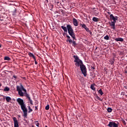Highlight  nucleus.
I'll use <instances>...</instances> for the list:
<instances>
[{
  "label": "nucleus",
  "instance_id": "6ab92c4d",
  "mask_svg": "<svg viewBox=\"0 0 127 127\" xmlns=\"http://www.w3.org/2000/svg\"><path fill=\"white\" fill-rule=\"evenodd\" d=\"M4 60H6L7 61H10L11 59L8 56H5L4 57Z\"/></svg>",
  "mask_w": 127,
  "mask_h": 127
},
{
  "label": "nucleus",
  "instance_id": "f257e3e1",
  "mask_svg": "<svg viewBox=\"0 0 127 127\" xmlns=\"http://www.w3.org/2000/svg\"><path fill=\"white\" fill-rule=\"evenodd\" d=\"M19 85V86L18 85L16 86V90L18 93V95H19L20 97H24L25 94V96L28 99V101H29L30 105H33V101H32L30 98V95L26 92V89L24 88L22 84L20 83Z\"/></svg>",
  "mask_w": 127,
  "mask_h": 127
},
{
  "label": "nucleus",
  "instance_id": "e433bc0d",
  "mask_svg": "<svg viewBox=\"0 0 127 127\" xmlns=\"http://www.w3.org/2000/svg\"><path fill=\"white\" fill-rule=\"evenodd\" d=\"M108 14H111V12H108Z\"/></svg>",
  "mask_w": 127,
  "mask_h": 127
},
{
  "label": "nucleus",
  "instance_id": "4468645a",
  "mask_svg": "<svg viewBox=\"0 0 127 127\" xmlns=\"http://www.w3.org/2000/svg\"><path fill=\"white\" fill-rule=\"evenodd\" d=\"M28 55L29 56V57H32V58L34 59V60H35V56H34V55H33V54L29 52L28 53Z\"/></svg>",
  "mask_w": 127,
  "mask_h": 127
},
{
  "label": "nucleus",
  "instance_id": "37998d69",
  "mask_svg": "<svg viewBox=\"0 0 127 127\" xmlns=\"http://www.w3.org/2000/svg\"><path fill=\"white\" fill-rule=\"evenodd\" d=\"M45 127H48L47 126H46Z\"/></svg>",
  "mask_w": 127,
  "mask_h": 127
},
{
  "label": "nucleus",
  "instance_id": "dca6fc26",
  "mask_svg": "<svg viewBox=\"0 0 127 127\" xmlns=\"http://www.w3.org/2000/svg\"><path fill=\"white\" fill-rule=\"evenodd\" d=\"M93 21H94V22H98L99 21V18L96 17H93L92 18Z\"/></svg>",
  "mask_w": 127,
  "mask_h": 127
},
{
  "label": "nucleus",
  "instance_id": "0eeeda50",
  "mask_svg": "<svg viewBox=\"0 0 127 127\" xmlns=\"http://www.w3.org/2000/svg\"><path fill=\"white\" fill-rule=\"evenodd\" d=\"M107 126L109 127H119V125L114 122H110Z\"/></svg>",
  "mask_w": 127,
  "mask_h": 127
},
{
  "label": "nucleus",
  "instance_id": "5701e85b",
  "mask_svg": "<svg viewBox=\"0 0 127 127\" xmlns=\"http://www.w3.org/2000/svg\"><path fill=\"white\" fill-rule=\"evenodd\" d=\"M104 39L105 40H109L110 39V37L108 35H107L106 36L104 37Z\"/></svg>",
  "mask_w": 127,
  "mask_h": 127
},
{
  "label": "nucleus",
  "instance_id": "9b49d317",
  "mask_svg": "<svg viewBox=\"0 0 127 127\" xmlns=\"http://www.w3.org/2000/svg\"><path fill=\"white\" fill-rule=\"evenodd\" d=\"M80 25H81L82 27H83V28H84V29H85L86 31H87V32H89V31H90V30H89V28H87V26H86V24H83L82 25V24H80Z\"/></svg>",
  "mask_w": 127,
  "mask_h": 127
},
{
  "label": "nucleus",
  "instance_id": "a211bd4d",
  "mask_svg": "<svg viewBox=\"0 0 127 127\" xmlns=\"http://www.w3.org/2000/svg\"><path fill=\"white\" fill-rule=\"evenodd\" d=\"M90 88L91 90H93V91H96V88L95 87V84H91Z\"/></svg>",
  "mask_w": 127,
  "mask_h": 127
},
{
  "label": "nucleus",
  "instance_id": "423d86ee",
  "mask_svg": "<svg viewBox=\"0 0 127 127\" xmlns=\"http://www.w3.org/2000/svg\"><path fill=\"white\" fill-rule=\"evenodd\" d=\"M117 20H113V21H111V22H109V24L112 29H116V22H117Z\"/></svg>",
  "mask_w": 127,
  "mask_h": 127
},
{
  "label": "nucleus",
  "instance_id": "a18cd8bd",
  "mask_svg": "<svg viewBox=\"0 0 127 127\" xmlns=\"http://www.w3.org/2000/svg\"><path fill=\"white\" fill-rule=\"evenodd\" d=\"M0 20H2L0 19Z\"/></svg>",
  "mask_w": 127,
  "mask_h": 127
},
{
  "label": "nucleus",
  "instance_id": "79ce46f5",
  "mask_svg": "<svg viewBox=\"0 0 127 127\" xmlns=\"http://www.w3.org/2000/svg\"><path fill=\"white\" fill-rule=\"evenodd\" d=\"M93 69H95V67H92Z\"/></svg>",
  "mask_w": 127,
  "mask_h": 127
},
{
  "label": "nucleus",
  "instance_id": "f704fd0d",
  "mask_svg": "<svg viewBox=\"0 0 127 127\" xmlns=\"http://www.w3.org/2000/svg\"><path fill=\"white\" fill-rule=\"evenodd\" d=\"M123 124H124V125H126V121H123Z\"/></svg>",
  "mask_w": 127,
  "mask_h": 127
},
{
  "label": "nucleus",
  "instance_id": "72a5a7b5",
  "mask_svg": "<svg viewBox=\"0 0 127 127\" xmlns=\"http://www.w3.org/2000/svg\"><path fill=\"white\" fill-rule=\"evenodd\" d=\"M114 63H115V62L112 61V62H111V64H112V65H113V64H114Z\"/></svg>",
  "mask_w": 127,
  "mask_h": 127
},
{
  "label": "nucleus",
  "instance_id": "9d476101",
  "mask_svg": "<svg viewBox=\"0 0 127 127\" xmlns=\"http://www.w3.org/2000/svg\"><path fill=\"white\" fill-rule=\"evenodd\" d=\"M73 24L74 25V26H78V20L76 19V18H73L72 19Z\"/></svg>",
  "mask_w": 127,
  "mask_h": 127
},
{
  "label": "nucleus",
  "instance_id": "a878e982",
  "mask_svg": "<svg viewBox=\"0 0 127 127\" xmlns=\"http://www.w3.org/2000/svg\"><path fill=\"white\" fill-rule=\"evenodd\" d=\"M16 14V9H14L13 11V15H15Z\"/></svg>",
  "mask_w": 127,
  "mask_h": 127
},
{
  "label": "nucleus",
  "instance_id": "aec40b11",
  "mask_svg": "<svg viewBox=\"0 0 127 127\" xmlns=\"http://www.w3.org/2000/svg\"><path fill=\"white\" fill-rule=\"evenodd\" d=\"M98 93H99V94H100V95L101 96H102V95H104V92H103V91L102 90V89H100L99 91H98Z\"/></svg>",
  "mask_w": 127,
  "mask_h": 127
},
{
  "label": "nucleus",
  "instance_id": "f03ea898",
  "mask_svg": "<svg viewBox=\"0 0 127 127\" xmlns=\"http://www.w3.org/2000/svg\"><path fill=\"white\" fill-rule=\"evenodd\" d=\"M67 30H68V33L72 37V46L74 47H76L77 44L76 43V41L75 40H77L76 39V36H75V33H74V30H73V28H72V26L70 24L67 25Z\"/></svg>",
  "mask_w": 127,
  "mask_h": 127
},
{
  "label": "nucleus",
  "instance_id": "39448f33",
  "mask_svg": "<svg viewBox=\"0 0 127 127\" xmlns=\"http://www.w3.org/2000/svg\"><path fill=\"white\" fill-rule=\"evenodd\" d=\"M80 68L82 73L84 76V77H86V76H87V68H86V66L84 65L83 64L80 65Z\"/></svg>",
  "mask_w": 127,
  "mask_h": 127
},
{
  "label": "nucleus",
  "instance_id": "b1692460",
  "mask_svg": "<svg viewBox=\"0 0 127 127\" xmlns=\"http://www.w3.org/2000/svg\"><path fill=\"white\" fill-rule=\"evenodd\" d=\"M69 42V44H71V43H72V39H67L66 40V42Z\"/></svg>",
  "mask_w": 127,
  "mask_h": 127
},
{
  "label": "nucleus",
  "instance_id": "c03bdc74",
  "mask_svg": "<svg viewBox=\"0 0 127 127\" xmlns=\"http://www.w3.org/2000/svg\"><path fill=\"white\" fill-rule=\"evenodd\" d=\"M32 127H34V126H32Z\"/></svg>",
  "mask_w": 127,
  "mask_h": 127
},
{
  "label": "nucleus",
  "instance_id": "2f4dec72",
  "mask_svg": "<svg viewBox=\"0 0 127 127\" xmlns=\"http://www.w3.org/2000/svg\"><path fill=\"white\" fill-rule=\"evenodd\" d=\"M13 78H14V79H16V78H17V76H16V75H13Z\"/></svg>",
  "mask_w": 127,
  "mask_h": 127
},
{
  "label": "nucleus",
  "instance_id": "20e7f679",
  "mask_svg": "<svg viewBox=\"0 0 127 127\" xmlns=\"http://www.w3.org/2000/svg\"><path fill=\"white\" fill-rule=\"evenodd\" d=\"M73 58L74 59V62H75V65L76 67H80L83 65V61L80 60L78 56H73Z\"/></svg>",
  "mask_w": 127,
  "mask_h": 127
},
{
  "label": "nucleus",
  "instance_id": "7ed1b4c3",
  "mask_svg": "<svg viewBox=\"0 0 127 127\" xmlns=\"http://www.w3.org/2000/svg\"><path fill=\"white\" fill-rule=\"evenodd\" d=\"M16 101L20 106L21 109L23 113V117L25 118H27V108H26V105L23 101V99L18 98L16 99Z\"/></svg>",
  "mask_w": 127,
  "mask_h": 127
},
{
  "label": "nucleus",
  "instance_id": "4c0bfd02",
  "mask_svg": "<svg viewBox=\"0 0 127 127\" xmlns=\"http://www.w3.org/2000/svg\"><path fill=\"white\" fill-rule=\"evenodd\" d=\"M97 49H98V47H96L95 50H97Z\"/></svg>",
  "mask_w": 127,
  "mask_h": 127
},
{
  "label": "nucleus",
  "instance_id": "f8f14e48",
  "mask_svg": "<svg viewBox=\"0 0 127 127\" xmlns=\"http://www.w3.org/2000/svg\"><path fill=\"white\" fill-rule=\"evenodd\" d=\"M61 28H62V29H63L64 32H67L68 27H67V25H66V27H65L64 26H62Z\"/></svg>",
  "mask_w": 127,
  "mask_h": 127
},
{
  "label": "nucleus",
  "instance_id": "4be33fe9",
  "mask_svg": "<svg viewBox=\"0 0 127 127\" xmlns=\"http://www.w3.org/2000/svg\"><path fill=\"white\" fill-rule=\"evenodd\" d=\"M107 111L108 113H112V112H113V109L109 107L107 109Z\"/></svg>",
  "mask_w": 127,
  "mask_h": 127
},
{
  "label": "nucleus",
  "instance_id": "c756f323",
  "mask_svg": "<svg viewBox=\"0 0 127 127\" xmlns=\"http://www.w3.org/2000/svg\"><path fill=\"white\" fill-rule=\"evenodd\" d=\"M97 99H98V100H99V101H102V99L99 96H97Z\"/></svg>",
  "mask_w": 127,
  "mask_h": 127
},
{
  "label": "nucleus",
  "instance_id": "473e14b6",
  "mask_svg": "<svg viewBox=\"0 0 127 127\" xmlns=\"http://www.w3.org/2000/svg\"><path fill=\"white\" fill-rule=\"evenodd\" d=\"M36 126H37L38 127H39V123H37L36 124Z\"/></svg>",
  "mask_w": 127,
  "mask_h": 127
},
{
  "label": "nucleus",
  "instance_id": "ddd939ff",
  "mask_svg": "<svg viewBox=\"0 0 127 127\" xmlns=\"http://www.w3.org/2000/svg\"><path fill=\"white\" fill-rule=\"evenodd\" d=\"M115 41H117V42L119 41H120L121 42H123L124 41V38H117L115 39Z\"/></svg>",
  "mask_w": 127,
  "mask_h": 127
},
{
  "label": "nucleus",
  "instance_id": "ea45409f",
  "mask_svg": "<svg viewBox=\"0 0 127 127\" xmlns=\"http://www.w3.org/2000/svg\"><path fill=\"white\" fill-rule=\"evenodd\" d=\"M0 87H1V84L0 83Z\"/></svg>",
  "mask_w": 127,
  "mask_h": 127
},
{
  "label": "nucleus",
  "instance_id": "c85d7f7f",
  "mask_svg": "<svg viewBox=\"0 0 127 127\" xmlns=\"http://www.w3.org/2000/svg\"><path fill=\"white\" fill-rule=\"evenodd\" d=\"M66 37H67V39H71V37H70V36H69V35H66Z\"/></svg>",
  "mask_w": 127,
  "mask_h": 127
},
{
  "label": "nucleus",
  "instance_id": "bb28decb",
  "mask_svg": "<svg viewBox=\"0 0 127 127\" xmlns=\"http://www.w3.org/2000/svg\"><path fill=\"white\" fill-rule=\"evenodd\" d=\"M63 35H64V36H65V35L66 36H67V35H68V34H67V32H64L63 33Z\"/></svg>",
  "mask_w": 127,
  "mask_h": 127
},
{
  "label": "nucleus",
  "instance_id": "393cba45",
  "mask_svg": "<svg viewBox=\"0 0 127 127\" xmlns=\"http://www.w3.org/2000/svg\"><path fill=\"white\" fill-rule=\"evenodd\" d=\"M49 108H50L49 105H48L46 106L45 110H46L47 111H48V110H49Z\"/></svg>",
  "mask_w": 127,
  "mask_h": 127
},
{
  "label": "nucleus",
  "instance_id": "f3484780",
  "mask_svg": "<svg viewBox=\"0 0 127 127\" xmlns=\"http://www.w3.org/2000/svg\"><path fill=\"white\" fill-rule=\"evenodd\" d=\"M9 90H10L9 87L6 86L4 87L3 91L4 92H9Z\"/></svg>",
  "mask_w": 127,
  "mask_h": 127
},
{
  "label": "nucleus",
  "instance_id": "6e6552de",
  "mask_svg": "<svg viewBox=\"0 0 127 127\" xmlns=\"http://www.w3.org/2000/svg\"><path fill=\"white\" fill-rule=\"evenodd\" d=\"M13 122H14V127H19V125H18V122L17 120H16V118H13Z\"/></svg>",
  "mask_w": 127,
  "mask_h": 127
},
{
  "label": "nucleus",
  "instance_id": "c9c22d12",
  "mask_svg": "<svg viewBox=\"0 0 127 127\" xmlns=\"http://www.w3.org/2000/svg\"><path fill=\"white\" fill-rule=\"evenodd\" d=\"M89 32L90 33V34H92V32H91V31L89 30Z\"/></svg>",
  "mask_w": 127,
  "mask_h": 127
},
{
  "label": "nucleus",
  "instance_id": "412c9836",
  "mask_svg": "<svg viewBox=\"0 0 127 127\" xmlns=\"http://www.w3.org/2000/svg\"><path fill=\"white\" fill-rule=\"evenodd\" d=\"M28 109L29 110L28 113H31V112H32V109H31V108L30 107V106H28Z\"/></svg>",
  "mask_w": 127,
  "mask_h": 127
},
{
  "label": "nucleus",
  "instance_id": "1a4fd4ad",
  "mask_svg": "<svg viewBox=\"0 0 127 127\" xmlns=\"http://www.w3.org/2000/svg\"><path fill=\"white\" fill-rule=\"evenodd\" d=\"M118 18H119L118 17V16H114L113 14H111L110 15V19L111 21H112V20H118Z\"/></svg>",
  "mask_w": 127,
  "mask_h": 127
},
{
  "label": "nucleus",
  "instance_id": "a19ab883",
  "mask_svg": "<svg viewBox=\"0 0 127 127\" xmlns=\"http://www.w3.org/2000/svg\"><path fill=\"white\" fill-rule=\"evenodd\" d=\"M0 47H1V45H0Z\"/></svg>",
  "mask_w": 127,
  "mask_h": 127
},
{
  "label": "nucleus",
  "instance_id": "7c9ffc66",
  "mask_svg": "<svg viewBox=\"0 0 127 127\" xmlns=\"http://www.w3.org/2000/svg\"><path fill=\"white\" fill-rule=\"evenodd\" d=\"M38 106H35V110L36 111H37V110H38Z\"/></svg>",
  "mask_w": 127,
  "mask_h": 127
},
{
  "label": "nucleus",
  "instance_id": "2eb2a0df",
  "mask_svg": "<svg viewBox=\"0 0 127 127\" xmlns=\"http://www.w3.org/2000/svg\"><path fill=\"white\" fill-rule=\"evenodd\" d=\"M5 100L6 102H7L8 103H9L11 100V98L9 96H6L5 97Z\"/></svg>",
  "mask_w": 127,
  "mask_h": 127
},
{
  "label": "nucleus",
  "instance_id": "58836bf2",
  "mask_svg": "<svg viewBox=\"0 0 127 127\" xmlns=\"http://www.w3.org/2000/svg\"><path fill=\"white\" fill-rule=\"evenodd\" d=\"M46 1H47V2H48V0H46Z\"/></svg>",
  "mask_w": 127,
  "mask_h": 127
},
{
  "label": "nucleus",
  "instance_id": "cd10ccee",
  "mask_svg": "<svg viewBox=\"0 0 127 127\" xmlns=\"http://www.w3.org/2000/svg\"><path fill=\"white\" fill-rule=\"evenodd\" d=\"M34 62H35V64H36V65H37V64H38L37 61H36V58H35L34 60Z\"/></svg>",
  "mask_w": 127,
  "mask_h": 127
}]
</instances>
